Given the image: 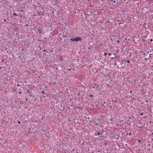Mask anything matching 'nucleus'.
<instances>
[{"mask_svg": "<svg viewBox=\"0 0 153 153\" xmlns=\"http://www.w3.org/2000/svg\"><path fill=\"white\" fill-rule=\"evenodd\" d=\"M70 40L73 42H77L78 41H81L82 40V39L80 37L76 36L75 38H73L71 39Z\"/></svg>", "mask_w": 153, "mask_h": 153, "instance_id": "nucleus-1", "label": "nucleus"}, {"mask_svg": "<svg viewBox=\"0 0 153 153\" xmlns=\"http://www.w3.org/2000/svg\"><path fill=\"white\" fill-rule=\"evenodd\" d=\"M38 32H39L40 34H43L44 33V31L43 30L42 28L39 27L37 29Z\"/></svg>", "mask_w": 153, "mask_h": 153, "instance_id": "nucleus-2", "label": "nucleus"}, {"mask_svg": "<svg viewBox=\"0 0 153 153\" xmlns=\"http://www.w3.org/2000/svg\"><path fill=\"white\" fill-rule=\"evenodd\" d=\"M32 121L33 123H36L34 124V125H37V124L38 123V122L39 121V120H36L35 121H33V120H32Z\"/></svg>", "mask_w": 153, "mask_h": 153, "instance_id": "nucleus-3", "label": "nucleus"}, {"mask_svg": "<svg viewBox=\"0 0 153 153\" xmlns=\"http://www.w3.org/2000/svg\"><path fill=\"white\" fill-rule=\"evenodd\" d=\"M112 4L113 3H115V0H112Z\"/></svg>", "mask_w": 153, "mask_h": 153, "instance_id": "nucleus-4", "label": "nucleus"}, {"mask_svg": "<svg viewBox=\"0 0 153 153\" xmlns=\"http://www.w3.org/2000/svg\"><path fill=\"white\" fill-rule=\"evenodd\" d=\"M13 15L14 16H17V14L16 13H13Z\"/></svg>", "mask_w": 153, "mask_h": 153, "instance_id": "nucleus-5", "label": "nucleus"}, {"mask_svg": "<svg viewBox=\"0 0 153 153\" xmlns=\"http://www.w3.org/2000/svg\"><path fill=\"white\" fill-rule=\"evenodd\" d=\"M124 61H126L128 63L130 62V61L128 60H124Z\"/></svg>", "mask_w": 153, "mask_h": 153, "instance_id": "nucleus-6", "label": "nucleus"}, {"mask_svg": "<svg viewBox=\"0 0 153 153\" xmlns=\"http://www.w3.org/2000/svg\"><path fill=\"white\" fill-rule=\"evenodd\" d=\"M89 96L90 97H93V95L92 94H90Z\"/></svg>", "mask_w": 153, "mask_h": 153, "instance_id": "nucleus-7", "label": "nucleus"}, {"mask_svg": "<svg viewBox=\"0 0 153 153\" xmlns=\"http://www.w3.org/2000/svg\"><path fill=\"white\" fill-rule=\"evenodd\" d=\"M100 134H102V133H100V132H97V134L98 135H100Z\"/></svg>", "mask_w": 153, "mask_h": 153, "instance_id": "nucleus-8", "label": "nucleus"}, {"mask_svg": "<svg viewBox=\"0 0 153 153\" xmlns=\"http://www.w3.org/2000/svg\"><path fill=\"white\" fill-rule=\"evenodd\" d=\"M26 90H27V92L28 93H30V91H29L27 89Z\"/></svg>", "mask_w": 153, "mask_h": 153, "instance_id": "nucleus-9", "label": "nucleus"}, {"mask_svg": "<svg viewBox=\"0 0 153 153\" xmlns=\"http://www.w3.org/2000/svg\"><path fill=\"white\" fill-rule=\"evenodd\" d=\"M107 53H104V55L105 56H106L107 55Z\"/></svg>", "mask_w": 153, "mask_h": 153, "instance_id": "nucleus-10", "label": "nucleus"}, {"mask_svg": "<svg viewBox=\"0 0 153 153\" xmlns=\"http://www.w3.org/2000/svg\"><path fill=\"white\" fill-rule=\"evenodd\" d=\"M22 93V91H19V94H21Z\"/></svg>", "mask_w": 153, "mask_h": 153, "instance_id": "nucleus-11", "label": "nucleus"}, {"mask_svg": "<svg viewBox=\"0 0 153 153\" xmlns=\"http://www.w3.org/2000/svg\"><path fill=\"white\" fill-rule=\"evenodd\" d=\"M150 42H151L153 41V40L152 39H150Z\"/></svg>", "mask_w": 153, "mask_h": 153, "instance_id": "nucleus-12", "label": "nucleus"}, {"mask_svg": "<svg viewBox=\"0 0 153 153\" xmlns=\"http://www.w3.org/2000/svg\"><path fill=\"white\" fill-rule=\"evenodd\" d=\"M18 123L19 124H20L21 123V122L20 121H18Z\"/></svg>", "mask_w": 153, "mask_h": 153, "instance_id": "nucleus-13", "label": "nucleus"}, {"mask_svg": "<svg viewBox=\"0 0 153 153\" xmlns=\"http://www.w3.org/2000/svg\"><path fill=\"white\" fill-rule=\"evenodd\" d=\"M138 140V142H139V143L141 142V141L140 140Z\"/></svg>", "mask_w": 153, "mask_h": 153, "instance_id": "nucleus-14", "label": "nucleus"}, {"mask_svg": "<svg viewBox=\"0 0 153 153\" xmlns=\"http://www.w3.org/2000/svg\"><path fill=\"white\" fill-rule=\"evenodd\" d=\"M67 69L68 70H69V71L71 70V68H68Z\"/></svg>", "mask_w": 153, "mask_h": 153, "instance_id": "nucleus-15", "label": "nucleus"}, {"mask_svg": "<svg viewBox=\"0 0 153 153\" xmlns=\"http://www.w3.org/2000/svg\"><path fill=\"white\" fill-rule=\"evenodd\" d=\"M108 55L110 56L111 55V53H108Z\"/></svg>", "mask_w": 153, "mask_h": 153, "instance_id": "nucleus-16", "label": "nucleus"}, {"mask_svg": "<svg viewBox=\"0 0 153 153\" xmlns=\"http://www.w3.org/2000/svg\"><path fill=\"white\" fill-rule=\"evenodd\" d=\"M42 93H44V91H42Z\"/></svg>", "mask_w": 153, "mask_h": 153, "instance_id": "nucleus-17", "label": "nucleus"}, {"mask_svg": "<svg viewBox=\"0 0 153 153\" xmlns=\"http://www.w3.org/2000/svg\"><path fill=\"white\" fill-rule=\"evenodd\" d=\"M27 100H28V99H27V98H26V101H27Z\"/></svg>", "mask_w": 153, "mask_h": 153, "instance_id": "nucleus-18", "label": "nucleus"}, {"mask_svg": "<svg viewBox=\"0 0 153 153\" xmlns=\"http://www.w3.org/2000/svg\"><path fill=\"white\" fill-rule=\"evenodd\" d=\"M46 51V50H43V51H44V52H45Z\"/></svg>", "mask_w": 153, "mask_h": 153, "instance_id": "nucleus-19", "label": "nucleus"}, {"mask_svg": "<svg viewBox=\"0 0 153 153\" xmlns=\"http://www.w3.org/2000/svg\"><path fill=\"white\" fill-rule=\"evenodd\" d=\"M143 114V113H141L140 114V115H142Z\"/></svg>", "mask_w": 153, "mask_h": 153, "instance_id": "nucleus-20", "label": "nucleus"}, {"mask_svg": "<svg viewBox=\"0 0 153 153\" xmlns=\"http://www.w3.org/2000/svg\"><path fill=\"white\" fill-rule=\"evenodd\" d=\"M6 19H4V22H6Z\"/></svg>", "mask_w": 153, "mask_h": 153, "instance_id": "nucleus-21", "label": "nucleus"}, {"mask_svg": "<svg viewBox=\"0 0 153 153\" xmlns=\"http://www.w3.org/2000/svg\"><path fill=\"white\" fill-rule=\"evenodd\" d=\"M143 55H145V53H143Z\"/></svg>", "mask_w": 153, "mask_h": 153, "instance_id": "nucleus-22", "label": "nucleus"}, {"mask_svg": "<svg viewBox=\"0 0 153 153\" xmlns=\"http://www.w3.org/2000/svg\"><path fill=\"white\" fill-rule=\"evenodd\" d=\"M19 84H18L17 85V86H19Z\"/></svg>", "mask_w": 153, "mask_h": 153, "instance_id": "nucleus-23", "label": "nucleus"}, {"mask_svg": "<svg viewBox=\"0 0 153 153\" xmlns=\"http://www.w3.org/2000/svg\"><path fill=\"white\" fill-rule=\"evenodd\" d=\"M20 11H21L22 12H23V10H21Z\"/></svg>", "mask_w": 153, "mask_h": 153, "instance_id": "nucleus-24", "label": "nucleus"}, {"mask_svg": "<svg viewBox=\"0 0 153 153\" xmlns=\"http://www.w3.org/2000/svg\"><path fill=\"white\" fill-rule=\"evenodd\" d=\"M144 59H145V60H146V58H145Z\"/></svg>", "mask_w": 153, "mask_h": 153, "instance_id": "nucleus-25", "label": "nucleus"}, {"mask_svg": "<svg viewBox=\"0 0 153 153\" xmlns=\"http://www.w3.org/2000/svg\"><path fill=\"white\" fill-rule=\"evenodd\" d=\"M138 127H139V128H141V127H139V126H138Z\"/></svg>", "mask_w": 153, "mask_h": 153, "instance_id": "nucleus-26", "label": "nucleus"}, {"mask_svg": "<svg viewBox=\"0 0 153 153\" xmlns=\"http://www.w3.org/2000/svg\"><path fill=\"white\" fill-rule=\"evenodd\" d=\"M134 0L135 1H138V0Z\"/></svg>", "mask_w": 153, "mask_h": 153, "instance_id": "nucleus-27", "label": "nucleus"}, {"mask_svg": "<svg viewBox=\"0 0 153 153\" xmlns=\"http://www.w3.org/2000/svg\"><path fill=\"white\" fill-rule=\"evenodd\" d=\"M129 119H131V117H129Z\"/></svg>", "mask_w": 153, "mask_h": 153, "instance_id": "nucleus-28", "label": "nucleus"}, {"mask_svg": "<svg viewBox=\"0 0 153 153\" xmlns=\"http://www.w3.org/2000/svg\"><path fill=\"white\" fill-rule=\"evenodd\" d=\"M151 55V54H150V56H149V57H150V56H150V55Z\"/></svg>", "mask_w": 153, "mask_h": 153, "instance_id": "nucleus-29", "label": "nucleus"}, {"mask_svg": "<svg viewBox=\"0 0 153 153\" xmlns=\"http://www.w3.org/2000/svg\"><path fill=\"white\" fill-rule=\"evenodd\" d=\"M119 42V41H117V42Z\"/></svg>", "mask_w": 153, "mask_h": 153, "instance_id": "nucleus-30", "label": "nucleus"}, {"mask_svg": "<svg viewBox=\"0 0 153 153\" xmlns=\"http://www.w3.org/2000/svg\"><path fill=\"white\" fill-rule=\"evenodd\" d=\"M95 135L97 136V134H95Z\"/></svg>", "mask_w": 153, "mask_h": 153, "instance_id": "nucleus-31", "label": "nucleus"}, {"mask_svg": "<svg viewBox=\"0 0 153 153\" xmlns=\"http://www.w3.org/2000/svg\"><path fill=\"white\" fill-rule=\"evenodd\" d=\"M146 102H148V101H146Z\"/></svg>", "mask_w": 153, "mask_h": 153, "instance_id": "nucleus-32", "label": "nucleus"}, {"mask_svg": "<svg viewBox=\"0 0 153 153\" xmlns=\"http://www.w3.org/2000/svg\"><path fill=\"white\" fill-rule=\"evenodd\" d=\"M26 26H28V25H27H27H26Z\"/></svg>", "mask_w": 153, "mask_h": 153, "instance_id": "nucleus-33", "label": "nucleus"}]
</instances>
